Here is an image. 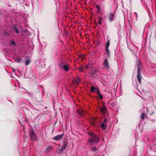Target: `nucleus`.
<instances>
[{
  "mask_svg": "<svg viewBox=\"0 0 156 156\" xmlns=\"http://www.w3.org/2000/svg\"><path fill=\"white\" fill-rule=\"evenodd\" d=\"M88 134L92 137V138L88 140V143L90 144H94L95 143H97L98 141L99 138L97 136L93 133L90 132Z\"/></svg>",
  "mask_w": 156,
  "mask_h": 156,
  "instance_id": "nucleus-1",
  "label": "nucleus"
},
{
  "mask_svg": "<svg viewBox=\"0 0 156 156\" xmlns=\"http://www.w3.org/2000/svg\"><path fill=\"white\" fill-rule=\"evenodd\" d=\"M30 133L31 139L34 140H37V138L36 135L34 133V130H30Z\"/></svg>",
  "mask_w": 156,
  "mask_h": 156,
  "instance_id": "nucleus-2",
  "label": "nucleus"
},
{
  "mask_svg": "<svg viewBox=\"0 0 156 156\" xmlns=\"http://www.w3.org/2000/svg\"><path fill=\"white\" fill-rule=\"evenodd\" d=\"M103 67L105 69L107 70H108L109 69L110 67L107 58H106L105 59V60L103 63Z\"/></svg>",
  "mask_w": 156,
  "mask_h": 156,
  "instance_id": "nucleus-3",
  "label": "nucleus"
},
{
  "mask_svg": "<svg viewBox=\"0 0 156 156\" xmlns=\"http://www.w3.org/2000/svg\"><path fill=\"white\" fill-rule=\"evenodd\" d=\"M114 14L112 13L109 14L108 17V18L110 22L114 20Z\"/></svg>",
  "mask_w": 156,
  "mask_h": 156,
  "instance_id": "nucleus-4",
  "label": "nucleus"
},
{
  "mask_svg": "<svg viewBox=\"0 0 156 156\" xmlns=\"http://www.w3.org/2000/svg\"><path fill=\"white\" fill-rule=\"evenodd\" d=\"M98 90H99L98 87H94L93 86H91V91L92 92L97 93Z\"/></svg>",
  "mask_w": 156,
  "mask_h": 156,
  "instance_id": "nucleus-5",
  "label": "nucleus"
},
{
  "mask_svg": "<svg viewBox=\"0 0 156 156\" xmlns=\"http://www.w3.org/2000/svg\"><path fill=\"white\" fill-rule=\"evenodd\" d=\"M63 136V134L58 135L54 137L53 139L54 140H58L61 139L62 138Z\"/></svg>",
  "mask_w": 156,
  "mask_h": 156,
  "instance_id": "nucleus-6",
  "label": "nucleus"
},
{
  "mask_svg": "<svg viewBox=\"0 0 156 156\" xmlns=\"http://www.w3.org/2000/svg\"><path fill=\"white\" fill-rule=\"evenodd\" d=\"M80 79L79 77L75 78L73 80V83L74 84H77L80 82Z\"/></svg>",
  "mask_w": 156,
  "mask_h": 156,
  "instance_id": "nucleus-7",
  "label": "nucleus"
},
{
  "mask_svg": "<svg viewBox=\"0 0 156 156\" xmlns=\"http://www.w3.org/2000/svg\"><path fill=\"white\" fill-rule=\"evenodd\" d=\"M67 145L66 143H64L62 146L61 147L60 149L58 150V152L59 153H61L67 147Z\"/></svg>",
  "mask_w": 156,
  "mask_h": 156,
  "instance_id": "nucleus-8",
  "label": "nucleus"
},
{
  "mask_svg": "<svg viewBox=\"0 0 156 156\" xmlns=\"http://www.w3.org/2000/svg\"><path fill=\"white\" fill-rule=\"evenodd\" d=\"M136 60L137 62V65L138 67L137 72H140V68L141 66V64L138 58H137Z\"/></svg>",
  "mask_w": 156,
  "mask_h": 156,
  "instance_id": "nucleus-9",
  "label": "nucleus"
},
{
  "mask_svg": "<svg viewBox=\"0 0 156 156\" xmlns=\"http://www.w3.org/2000/svg\"><path fill=\"white\" fill-rule=\"evenodd\" d=\"M137 79L139 82L140 83H141V79L142 76L140 75V72H137Z\"/></svg>",
  "mask_w": 156,
  "mask_h": 156,
  "instance_id": "nucleus-10",
  "label": "nucleus"
},
{
  "mask_svg": "<svg viewBox=\"0 0 156 156\" xmlns=\"http://www.w3.org/2000/svg\"><path fill=\"white\" fill-rule=\"evenodd\" d=\"M62 67L65 71H67L69 70V65L68 64L64 65Z\"/></svg>",
  "mask_w": 156,
  "mask_h": 156,
  "instance_id": "nucleus-11",
  "label": "nucleus"
},
{
  "mask_svg": "<svg viewBox=\"0 0 156 156\" xmlns=\"http://www.w3.org/2000/svg\"><path fill=\"white\" fill-rule=\"evenodd\" d=\"M107 121V119H105L104 120V121L101 123V127L103 128V129H104L106 128L105 127V123Z\"/></svg>",
  "mask_w": 156,
  "mask_h": 156,
  "instance_id": "nucleus-12",
  "label": "nucleus"
},
{
  "mask_svg": "<svg viewBox=\"0 0 156 156\" xmlns=\"http://www.w3.org/2000/svg\"><path fill=\"white\" fill-rule=\"evenodd\" d=\"M97 94V98L99 99H102L103 98L102 95L100 94V90H98V91L96 93Z\"/></svg>",
  "mask_w": 156,
  "mask_h": 156,
  "instance_id": "nucleus-13",
  "label": "nucleus"
},
{
  "mask_svg": "<svg viewBox=\"0 0 156 156\" xmlns=\"http://www.w3.org/2000/svg\"><path fill=\"white\" fill-rule=\"evenodd\" d=\"M78 114L81 116H83L84 114V112L82 109H79L78 110Z\"/></svg>",
  "mask_w": 156,
  "mask_h": 156,
  "instance_id": "nucleus-14",
  "label": "nucleus"
},
{
  "mask_svg": "<svg viewBox=\"0 0 156 156\" xmlns=\"http://www.w3.org/2000/svg\"><path fill=\"white\" fill-rule=\"evenodd\" d=\"M101 111L103 113H105L107 111V109L105 107H102L101 108Z\"/></svg>",
  "mask_w": 156,
  "mask_h": 156,
  "instance_id": "nucleus-15",
  "label": "nucleus"
},
{
  "mask_svg": "<svg viewBox=\"0 0 156 156\" xmlns=\"http://www.w3.org/2000/svg\"><path fill=\"white\" fill-rule=\"evenodd\" d=\"M53 148L52 146H50L48 147L46 149V152H47L50 151Z\"/></svg>",
  "mask_w": 156,
  "mask_h": 156,
  "instance_id": "nucleus-16",
  "label": "nucleus"
},
{
  "mask_svg": "<svg viewBox=\"0 0 156 156\" xmlns=\"http://www.w3.org/2000/svg\"><path fill=\"white\" fill-rule=\"evenodd\" d=\"M79 71L80 72H84L83 67L82 66H80L79 68Z\"/></svg>",
  "mask_w": 156,
  "mask_h": 156,
  "instance_id": "nucleus-17",
  "label": "nucleus"
},
{
  "mask_svg": "<svg viewBox=\"0 0 156 156\" xmlns=\"http://www.w3.org/2000/svg\"><path fill=\"white\" fill-rule=\"evenodd\" d=\"M21 60V58H16V60H15V61L16 62H17L18 63H20V62Z\"/></svg>",
  "mask_w": 156,
  "mask_h": 156,
  "instance_id": "nucleus-18",
  "label": "nucleus"
},
{
  "mask_svg": "<svg viewBox=\"0 0 156 156\" xmlns=\"http://www.w3.org/2000/svg\"><path fill=\"white\" fill-rule=\"evenodd\" d=\"M30 63V61L29 59H28L25 61V64L26 66H27Z\"/></svg>",
  "mask_w": 156,
  "mask_h": 156,
  "instance_id": "nucleus-19",
  "label": "nucleus"
},
{
  "mask_svg": "<svg viewBox=\"0 0 156 156\" xmlns=\"http://www.w3.org/2000/svg\"><path fill=\"white\" fill-rule=\"evenodd\" d=\"M110 45L109 41L108 40L106 44V48H108Z\"/></svg>",
  "mask_w": 156,
  "mask_h": 156,
  "instance_id": "nucleus-20",
  "label": "nucleus"
},
{
  "mask_svg": "<svg viewBox=\"0 0 156 156\" xmlns=\"http://www.w3.org/2000/svg\"><path fill=\"white\" fill-rule=\"evenodd\" d=\"M106 52H107V53L108 55V56H109L110 55V51L108 49V48H106Z\"/></svg>",
  "mask_w": 156,
  "mask_h": 156,
  "instance_id": "nucleus-21",
  "label": "nucleus"
},
{
  "mask_svg": "<svg viewBox=\"0 0 156 156\" xmlns=\"http://www.w3.org/2000/svg\"><path fill=\"white\" fill-rule=\"evenodd\" d=\"M14 31L17 34L19 33V31L18 29L15 27H14Z\"/></svg>",
  "mask_w": 156,
  "mask_h": 156,
  "instance_id": "nucleus-22",
  "label": "nucleus"
},
{
  "mask_svg": "<svg viewBox=\"0 0 156 156\" xmlns=\"http://www.w3.org/2000/svg\"><path fill=\"white\" fill-rule=\"evenodd\" d=\"M144 116H145V114H144V113H143L141 115V119H144Z\"/></svg>",
  "mask_w": 156,
  "mask_h": 156,
  "instance_id": "nucleus-23",
  "label": "nucleus"
},
{
  "mask_svg": "<svg viewBox=\"0 0 156 156\" xmlns=\"http://www.w3.org/2000/svg\"><path fill=\"white\" fill-rule=\"evenodd\" d=\"M11 43L13 45H15V42L14 41H11Z\"/></svg>",
  "mask_w": 156,
  "mask_h": 156,
  "instance_id": "nucleus-24",
  "label": "nucleus"
},
{
  "mask_svg": "<svg viewBox=\"0 0 156 156\" xmlns=\"http://www.w3.org/2000/svg\"><path fill=\"white\" fill-rule=\"evenodd\" d=\"M96 150H97L96 148L95 147H93L92 149V150L93 151H96Z\"/></svg>",
  "mask_w": 156,
  "mask_h": 156,
  "instance_id": "nucleus-25",
  "label": "nucleus"
},
{
  "mask_svg": "<svg viewBox=\"0 0 156 156\" xmlns=\"http://www.w3.org/2000/svg\"><path fill=\"white\" fill-rule=\"evenodd\" d=\"M96 7H97V9H98V10L99 11L100 10V8L99 7V6L98 5H97Z\"/></svg>",
  "mask_w": 156,
  "mask_h": 156,
  "instance_id": "nucleus-26",
  "label": "nucleus"
},
{
  "mask_svg": "<svg viewBox=\"0 0 156 156\" xmlns=\"http://www.w3.org/2000/svg\"><path fill=\"white\" fill-rule=\"evenodd\" d=\"M98 19H99V20H100V21H102V18L101 17H99Z\"/></svg>",
  "mask_w": 156,
  "mask_h": 156,
  "instance_id": "nucleus-27",
  "label": "nucleus"
},
{
  "mask_svg": "<svg viewBox=\"0 0 156 156\" xmlns=\"http://www.w3.org/2000/svg\"><path fill=\"white\" fill-rule=\"evenodd\" d=\"M101 21H100L99 20V24H101Z\"/></svg>",
  "mask_w": 156,
  "mask_h": 156,
  "instance_id": "nucleus-28",
  "label": "nucleus"
},
{
  "mask_svg": "<svg viewBox=\"0 0 156 156\" xmlns=\"http://www.w3.org/2000/svg\"><path fill=\"white\" fill-rule=\"evenodd\" d=\"M86 68H87V69L88 68V66H86Z\"/></svg>",
  "mask_w": 156,
  "mask_h": 156,
  "instance_id": "nucleus-29",
  "label": "nucleus"
},
{
  "mask_svg": "<svg viewBox=\"0 0 156 156\" xmlns=\"http://www.w3.org/2000/svg\"><path fill=\"white\" fill-rule=\"evenodd\" d=\"M143 92H142V94H143Z\"/></svg>",
  "mask_w": 156,
  "mask_h": 156,
  "instance_id": "nucleus-30",
  "label": "nucleus"
},
{
  "mask_svg": "<svg viewBox=\"0 0 156 156\" xmlns=\"http://www.w3.org/2000/svg\"><path fill=\"white\" fill-rule=\"evenodd\" d=\"M135 14H136V15H137V14H136V13H135Z\"/></svg>",
  "mask_w": 156,
  "mask_h": 156,
  "instance_id": "nucleus-31",
  "label": "nucleus"
}]
</instances>
